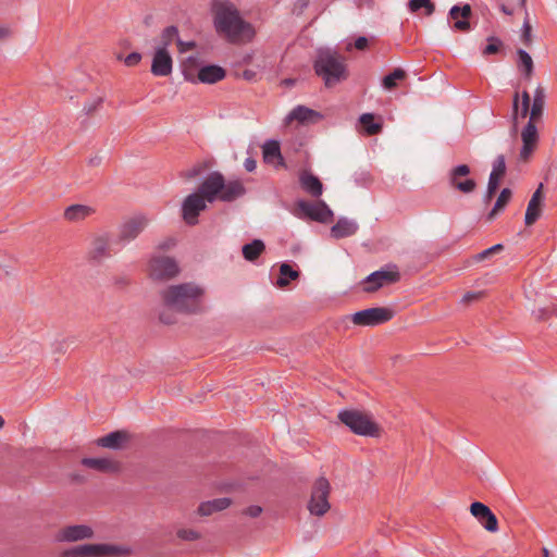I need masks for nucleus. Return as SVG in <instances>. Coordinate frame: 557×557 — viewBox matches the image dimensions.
<instances>
[{"label": "nucleus", "instance_id": "f257e3e1", "mask_svg": "<svg viewBox=\"0 0 557 557\" xmlns=\"http://www.w3.org/2000/svg\"><path fill=\"white\" fill-rule=\"evenodd\" d=\"M212 14L216 33L225 37L228 42H250L255 38L253 25L240 16V12L233 2L214 0Z\"/></svg>", "mask_w": 557, "mask_h": 557}, {"label": "nucleus", "instance_id": "f03ea898", "mask_svg": "<svg viewBox=\"0 0 557 557\" xmlns=\"http://www.w3.org/2000/svg\"><path fill=\"white\" fill-rule=\"evenodd\" d=\"M205 296L206 289L194 282L170 285L161 292L168 309L190 314L205 311Z\"/></svg>", "mask_w": 557, "mask_h": 557}, {"label": "nucleus", "instance_id": "7ed1b4c3", "mask_svg": "<svg viewBox=\"0 0 557 557\" xmlns=\"http://www.w3.org/2000/svg\"><path fill=\"white\" fill-rule=\"evenodd\" d=\"M313 69L327 88H332L348 78L345 58L330 49L318 51Z\"/></svg>", "mask_w": 557, "mask_h": 557}, {"label": "nucleus", "instance_id": "20e7f679", "mask_svg": "<svg viewBox=\"0 0 557 557\" xmlns=\"http://www.w3.org/2000/svg\"><path fill=\"white\" fill-rule=\"evenodd\" d=\"M339 421L352 433L366 437H379L381 429L372 417L357 409H344L338 412Z\"/></svg>", "mask_w": 557, "mask_h": 557}, {"label": "nucleus", "instance_id": "39448f33", "mask_svg": "<svg viewBox=\"0 0 557 557\" xmlns=\"http://www.w3.org/2000/svg\"><path fill=\"white\" fill-rule=\"evenodd\" d=\"M129 549L114 544H83L62 552V557H119L128 555Z\"/></svg>", "mask_w": 557, "mask_h": 557}, {"label": "nucleus", "instance_id": "423d86ee", "mask_svg": "<svg viewBox=\"0 0 557 557\" xmlns=\"http://www.w3.org/2000/svg\"><path fill=\"white\" fill-rule=\"evenodd\" d=\"M331 486L325 478H319L312 487L308 509L311 515L323 516L330 509L329 495Z\"/></svg>", "mask_w": 557, "mask_h": 557}, {"label": "nucleus", "instance_id": "0eeeda50", "mask_svg": "<svg viewBox=\"0 0 557 557\" xmlns=\"http://www.w3.org/2000/svg\"><path fill=\"white\" fill-rule=\"evenodd\" d=\"M180 268L174 258L153 256L149 261L150 277L156 281H168L176 276Z\"/></svg>", "mask_w": 557, "mask_h": 557}, {"label": "nucleus", "instance_id": "6e6552de", "mask_svg": "<svg viewBox=\"0 0 557 557\" xmlns=\"http://www.w3.org/2000/svg\"><path fill=\"white\" fill-rule=\"evenodd\" d=\"M545 107V90L543 87L537 86L534 90L533 101L531 104V98L527 90L521 92V109L520 117L524 119L530 113L531 120H540L543 115Z\"/></svg>", "mask_w": 557, "mask_h": 557}, {"label": "nucleus", "instance_id": "1a4fd4ad", "mask_svg": "<svg viewBox=\"0 0 557 557\" xmlns=\"http://www.w3.org/2000/svg\"><path fill=\"white\" fill-rule=\"evenodd\" d=\"M400 274L396 265L380 269L369 274L362 283L364 284L363 290L367 293H373L384 286L399 281Z\"/></svg>", "mask_w": 557, "mask_h": 557}, {"label": "nucleus", "instance_id": "9d476101", "mask_svg": "<svg viewBox=\"0 0 557 557\" xmlns=\"http://www.w3.org/2000/svg\"><path fill=\"white\" fill-rule=\"evenodd\" d=\"M393 310L384 307L360 310L352 315V322L357 325L375 326L389 321Z\"/></svg>", "mask_w": 557, "mask_h": 557}, {"label": "nucleus", "instance_id": "9b49d317", "mask_svg": "<svg viewBox=\"0 0 557 557\" xmlns=\"http://www.w3.org/2000/svg\"><path fill=\"white\" fill-rule=\"evenodd\" d=\"M297 208L304 216L319 223H329L332 221L334 215L333 211L323 200H319L317 202L299 200L297 202Z\"/></svg>", "mask_w": 557, "mask_h": 557}, {"label": "nucleus", "instance_id": "f8f14e48", "mask_svg": "<svg viewBox=\"0 0 557 557\" xmlns=\"http://www.w3.org/2000/svg\"><path fill=\"white\" fill-rule=\"evenodd\" d=\"M470 173L471 169L467 164L454 166L447 174L449 186L463 194L472 193L476 187V183L473 178L467 177Z\"/></svg>", "mask_w": 557, "mask_h": 557}, {"label": "nucleus", "instance_id": "ddd939ff", "mask_svg": "<svg viewBox=\"0 0 557 557\" xmlns=\"http://www.w3.org/2000/svg\"><path fill=\"white\" fill-rule=\"evenodd\" d=\"M207 202L197 191L189 194L182 203V218L185 223L196 225L199 214L207 209Z\"/></svg>", "mask_w": 557, "mask_h": 557}, {"label": "nucleus", "instance_id": "4468645a", "mask_svg": "<svg viewBox=\"0 0 557 557\" xmlns=\"http://www.w3.org/2000/svg\"><path fill=\"white\" fill-rule=\"evenodd\" d=\"M115 251L112 248V238L109 233L97 235L92 238L88 250V259L94 263H101Z\"/></svg>", "mask_w": 557, "mask_h": 557}, {"label": "nucleus", "instance_id": "2eb2a0df", "mask_svg": "<svg viewBox=\"0 0 557 557\" xmlns=\"http://www.w3.org/2000/svg\"><path fill=\"white\" fill-rule=\"evenodd\" d=\"M224 188V176L222 173L211 172L199 185L197 193L209 203L220 200L221 190Z\"/></svg>", "mask_w": 557, "mask_h": 557}, {"label": "nucleus", "instance_id": "dca6fc26", "mask_svg": "<svg viewBox=\"0 0 557 557\" xmlns=\"http://www.w3.org/2000/svg\"><path fill=\"white\" fill-rule=\"evenodd\" d=\"M148 225V219L145 215H135L120 225L117 243L122 246L136 239Z\"/></svg>", "mask_w": 557, "mask_h": 557}, {"label": "nucleus", "instance_id": "f3484780", "mask_svg": "<svg viewBox=\"0 0 557 557\" xmlns=\"http://www.w3.org/2000/svg\"><path fill=\"white\" fill-rule=\"evenodd\" d=\"M183 74L185 79L191 83L200 82L202 84H215L226 76V71L220 65L208 64L199 69L197 78H195L185 65Z\"/></svg>", "mask_w": 557, "mask_h": 557}, {"label": "nucleus", "instance_id": "a211bd4d", "mask_svg": "<svg viewBox=\"0 0 557 557\" xmlns=\"http://www.w3.org/2000/svg\"><path fill=\"white\" fill-rule=\"evenodd\" d=\"M470 512L486 531L496 532L498 530L497 518L485 504L473 502L470 506Z\"/></svg>", "mask_w": 557, "mask_h": 557}, {"label": "nucleus", "instance_id": "6ab92c4d", "mask_svg": "<svg viewBox=\"0 0 557 557\" xmlns=\"http://www.w3.org/2000/svg\"><path fill=\"white\" fill-rule=\"evenodd\" d=\"M94 531L86 524L67 525L60 529L55 534L58 542H76L82 540L91 539Z\"/></svg>", "mask_w": 557, "mask_h": 557}, {"label": "nucleus", "instance_id": "aec40b11", "mask_svg": "<svg viewBox=\"0 0 557 557\" xmlns=\"http://www.w3.org/2000/svg\"><path fill=\"white\" fill-rule=\"evenodd\" d=\"M173 70V60L171 54L164 47H157L152 63H151V73L154 76L165 77L172 73Z\"/></svg>", "mask_w": 557, "mask_h": 557}, {"label": "nucleus", "instance_id": "412c9836", "mask_svg": "<svg viewBox=\"0 0 557 557\" xmlns=\"http://www.w3.org/2000/svg\"><path fill=\"white\" fill-rule=\"evenodd\" d=\"M263 161L274 168H285V161L281 152L280 143L275 139H269L262 145Z\"/></svg>", "mask_w": 557, "mask_h": 557}, {"label": "nucleus", "instance_id": "4be33fe9", "mask_svg": "<svg viewBox=\"0 0 557 557\" xmlns=\"http://www.w3.org/2000/svg\"><path fill=\"white\" fill-rule=\"evenodd\" d=\"M359 230V225L355 220L342 216L331 227V236L335 239L352 236Z\"/></svg>", "mask_w": 557, "mask_h": 557}, {"label": "nucleus", "instance_id": "5701e85b", "mask_svg": "<svg viewBox=\"0 0 557 557\" xmlns=\"http://www.w3.org/2000/svg\"><path fill=\"white\" fill-rule=\"evenodd\" d=\"M470 15L471 7L469 4L462 7L454 5L449 10V17L455 21L454 28L459 32L470 30V23L468 22Z\"/></svg>", "mask_w": 557, "mask_h": 557}, {"label": "nucleus", "instance_id": "b1692460", "mask_svg": "<svg viewBox=\"0 0 557 557\" xmlns=\"http://www.w3.org/2000/svg\"><path fill=\"white\" fill-rule=\"evenodd\" d=\"M299 185L312 197H320L323 193V185L319 177L306 170L299 174Z\"/></svg>", "mask_w": 557, "mask_h": 557}, {"label": "nucleus", "instance_id": "393cba45", "mask_svg": "<svg viewBox=\"0 0 557 557\" xmlns=\"http://www.w3.org/2000/svg\"><path fill=\"white\" fill-rule=\"evenodd\" d=\"M96 212L95 208L87 205H71L64 210V219L69 222L77 223L84 221Z\"/></svg>", "mask_w": 557, "mask_h": 557}, {"label": "nucleus", "instance_id": "a878e982", "mask_svg": "<svg viewBox=\"0 0 557 557\" xmlns=\"http://www.w3.org/2000/svg\"><path fill=\"white\" fill-rule=\"evenodd\" d=\"M246 194L244 184L238 181H224V188L221 190L220 200L223 202H232Z\"/></svg>", "mask_w": 557, "mask_h": 557}, {"label": "nucleus", "instance_id": "bb28decb", "mask_svg": "<svg viewBox=\"0 0 557 557\" xmlns=\"http://www.w3.org/2000/svg\"><path fill=\"white\" fill-rule=\"evenodd\" d=\"M321 114L306 106H296L285 117L286 123L298 121L299 123H307L313 119H321Z\"/></svg>", "mask_w": 557, "mask_h": 557}, {"label": "nucleus", "instance_id": "cd10ccee", "mask_svg": "<svg viewBox=\"0 0 557 557\" xmlns=\"http://www.w3.org/2000/svg\"><path fill=\"white\" fill-rule=\"evenodd\" d=\"M542 188L543 184H540L539 188L533 193L525 211L524 223L532 225L536 222L541 214V200H542Z\"/></svg>", "mask_w": 557, "mask_h": 557}, {"label": "nucleus", "instance_id": "c85d7f7f", "mask_svg": "<svg viewBox=\"0 0 557 557\" xmlns=\"http://www.w3.org/2000/svg\"><path fill=\"white\" fill-rule=\"evenodd\" d=\"M127 440V434L123 431L111 432L97 441V445L110 449H120Z\"/></svg>", "mask_w": 557, "mask_h": 557}, {"label": "nucleus", "instance_id": "c756f323", "mask_svg": "<svg viewBox=\"0 0 557 557\" xmlns=\"http://www.w3.org/2000/svg\"><path fill=\"white\" fill-rule=\"evenodd\" d=\"M82 465L89 469L104 473L114 472L117 470V465L108 458H83Z\"/></svg>", "mask_w": 557, "mask_h": 557}, {"label": "nucleus", "instance_id": "7c9ffc66", "mask_svg": "<svg viewBox=\"0 0 557 557\" xmlns=\"http://www.w3.org/2000/svg\"><path fill=\"white\" fill-rule=\"evenodd\" d=\"M232 500L228 497L215 498L212 500L203 502L198 507V512L201 516H210L213 512L226 509Z\"/></svg>", "mask_w": 557, "mask_h": 557}, {"label": "nucleus", "instance_id": "2f4dec72", "mask_svg": "<svg viewBox=\"0 0 557 557\" xmlns=\"http://www.w3.org/2000/svg\"><path fill=\"white\" fill-rule=\"evenodd\" d=\"M265 245L261 239H253L243 246V256L247 261L253 262L264 251Z\"/></svg>", "mask_w": 557, "mask_h": 557}, {"label": "nucleus", "instance_id": "473e14b6", "mask_svg": "<svg viewBox=\"0 0 557 557\" xmlns=\"http://www.w3.org/2000/svg\"><path fill=\"white\" fill-rule=\"evenodd\" d=\"M517 65L519 71L524 75L525 78H530L533 73V60L531 55L524 49L517 50Z\"/></svg>", "mask_w": 557, "mask_h": 557}, {"label": "nucleus", "instance_id": "72a5a7b5", "mask_svg": "<svg viewBox=\"0 0 557 557\" xmlns=\"http://www.w3.org/2000/svg\"><path fill=\"white\" fill-rule=\"evenodd\" d=\"M359 122L363 127L367 135H376L382 129V124L375 122V116L372 113H363L359 117Z\"/></svg>", "mask_w": 557, "mask_h": 557}, {"label": "nucleus", "instance_id": "f704fd0d", "mask_svg": "<svg viewBox=\"0 0 557 557\" xmlns=\"http://www.w3.org/2000/svg\"><path fill=\"white\" fill-rule=\"evenodd\" d=\"M299 272L294 270L288 263H282L280 267V277L276 281V285L284 288L288 285L289 281L298 278Z\"/></svg>", "mask_w": 557, "mask_h": 557}, {"label": "nucleus", "instance_id": "c9c22d12", "mask_svg": "<svg viewBox=\"0 0 557 557\" xmlns=\"http://www.w3.org/2000/svg\"><path fill=\"white\" fill-rule=\"evenodd\" d=\"M536 121L537 120L529 119L528 123L525 124V126L523 127V129L521 132L522 143H528V144H533V145L537 144L539 134H537V128L535 125Z\"/></svg>", "mask_w": 557, "mask_h": 557}, {"label": "nucleus", "instance_id": "e433bc0d", "mask_svg": "<svg viewBox=\"0 0 557 557\" xmlns=\"http://www.w3.org/2000/svg\"><path fill=\"white\" fill-rule=\"evenodd\" d=\"M511 198V190L509 188H504L497 197V200L493 207V209L487 214L488 220H493L496 214L506 207Z\"/></svg>", "mask_w": 557, "mask_h": 557}, {"label": "nucleus", "instance_id": "4c0bfd02", "mask_svg": "<svg viewBox=\"0 0 557 557\" xmlns=\"http://www.w3.org/2000/svg\"><path fill=\"white\" fill-rule=\"evenodd\" d=\"M178 37L180 34L177 27L174 25L168 26L161 33L160 44L158 47H164V49L168 50V47L174 41L176 42Z\"/></svg>", "mask_w": 557, "mask_h": 557}, {"label": "nucleus", "instance_id": "58836bf2", "mask_svg": "<svg viewBox=\"0 0 557 557\" xmlns=\"http://www.w3.org/2000/svg\"><path fill=\"white\" fill-rule=\"evenodd\" d=\"M406 77V72L400 69H394L389 74H387L382 82V85L385 89H393L397 86V81H401Z\"/></svg>", "mask_w": 557, "mask_h": 557}, {"label": "nucleus", "instance_id": "ea45409f", "mask_svg": "<svg viewBox=\"0 0 557 557\" xmlns=\"http://www.w3.org/2000/svg\"><path fill=\"white\" fill-rule=\"evenodd\" d=\"M408 9L412 13L418 12L420 9H425V14L428 16L432 15L435 11V7L431 0H409Z\"/></svg>", "mask_w": 557, "mask_h": 557}, {"label": "nucleus", "instance_id": "a19ab883", "mask_svg": "<svg viewBox=\"0 0 557 557\" xmlns=\"http://www.w3.org/2000/svg\"><path fill=\"white\" fill-rule=\"evenodd\" d=\"M506 173V161L505 157L503 154H499L495 158L492 166V172L490 176H494L495 178L499 180L505 175Z\"/></svg>", "mask_w": 557, "mask_h": 557}, {"label": "nucleus", "instance_id": "79ce46f5", "mask_svg": "<svg viewBox=\"0 0 557 557\" xmlns=\"http://www.w3.org/2000/svg\"><path fill=\"white\" fill-rule=\"evenodd\" d=\"M503 48V41L494 36H491L487 38V45L483 48L482 54L483 55H491L498 53L500 49Z\"/></svg>", "mask_w": 557, "mask_h": 557}, {"label": "nucleus", "instance_id": "37998d69", "mask_svg": "<svg viewBox=\"0 0 557 557\" xmlns=\"http://www.w3.org/2000/svg\"><path fill=\"white\" fill-rule=\"evenodd\" d=\"M504 250V246L502 244H496L479 253L473 256V260L475 262H482L488 258H491L493 255L498 253Z\"/></svg>", "mask_w": 557, "mask_h": 557}, {"label": "nucleus", "instance_id": "c03bdc74", "mask_svg": "<svg viewBox=\"0 0 557 557\" xmlns=\"http://www.w3.org/2000/svg\"><path fill=\"white\" fill-rule=\"evenodd\" d=\"M499 183L500 181L495 178L494 176L488 177L487 189L483 198L484 202L491 201V199L493 198V196L495 195L499 187Z\"/></svg>", "mask_w": 557, "mask_h": 557}, {"label": "nucleus", "instance_id": "a18cd8bd", "mask_svg": "<svg viewBox=\"0 0 557 557\" xmlns=\"http://www.w3.org/2000/svg\"><path fill=\"white\" fill-rule=\"evenodd\" d=\"M177 536L184 541H196L200 537V534L195 530L182 529L177 531Z\"/></svg>", "mask_w": 557, "mask_h": 557}, {"label": "nucleus", "instance_id": "49530a36", "mask_svg": "<svg viewBox=\"0 0 557 557\" xmlns=\"http://www.w3.org/2000/svg\"><path fill=\"white\" fill-rule=\"evenodd\" d=\"M524 4H525V0H517L513 4H505V3H503V4L499 5V9L505 14L512 15L515 13L517 7L523 8Z\"/></svg>", "mask_w": 557, "mask_h": 557}, {"label": "nucleus", "instance_id": "de8ad7c7", "mask_svg": "<svg viewBox=\"0 0 557 557\" xmlns=\"http://www.w3.org/2000/svg\"><path fill=\"white\" fill-rule=\"evenodd\" d=\"M102 102H103V99L101 97H98V98L87 102L84 106L85 113L87 115L91 114L92 112H95L101 106Z\"/></svg>", "mask_w": 557, "mask_h": 557}, {"label": "nucleus", "instance_id": "09e8293b", "mask_svg": "<svg viewBox=\"0 0 557 557\" xmlns=\"http://www.w3.org/2000/svg\"><path fill=\"white\" fill-rule=\"evenodd\" d=\"M309 0H296L293 8V13L296 15H301L309 7Z\"/></svg>", "mask_w": 557, "mask_h": 557}, {"label": "nucleus", "instance_id": "8fccbe9b", "mask_svg": "<svg viewBox=\"0 0 557 557\" xmlns=\"http://www.w3.org/2000/svg\"><path fill=\"white\" fill-rule=\"evenodd\" d=\"M176 45L180 53H185L196 47L195 41H184L181 39V37L177 38Z\"/></svg>", "mask_w": 557, "mask_h": 557}, {"label": "nucleus", "instance_id": "3c124183", "mask_svg": "<svg viewBox=\"0 0 557 557\" xmlns=\"http://www.w3.org/2000/svg\"><path fill=\"white\" fill-rule=\"evenodd\" d=\"M521 95L516 91L512 99V120L513 123H517L518 117L520 116V110H519V100Z\"/></svg>", "mask_w": 557, "mask_h": 557}, {"label": "nucleus", "instance_id": "603ef678", "mask_svg": "<svg viewBox=\"0 0 557 557\" xmlns=\"http://www.w3.org/2000/svg\"><path fill=\"white\" fill-rule=\"evenodd\" d=\"M141 60V54L138 52H132L124 59V63L127 66H135L137 65Z\"/></svg>", "mask_w": 557, "mask_h": 557}, {"label": "nucleus", "instance_id": "864d4df0", "mask_svg": "<svg viewBox=\"0 0 557 557\" xmlns=\"http://www.w3.org/2000/svg\"><path fill=\"white\" fill-rule=\"evenodd\" d=\"M536 145L522 143V147L520 150V158L522 160H528L531 153L533 152Z\"/></svg>", "mask_w": 557, "mask_h": 557}, {"label": "nucleus", "instance_id": "5fc2aeb1", "mask_svg": "<svg viewBox=\"0 0 557 557\" xmlns=\"http://www.w3.org/2000/svg\"><path fill=\"white\" fill-rule=\"evenodd\" d=\"M243 512L248 517L257 518L261 515L262 508L258 505H251L247 507Z\"/></svg>", "mask_w": 557, "mask_h": 557}, {"label": "nucleus", "instance_id": "6e6d98bb", "mask_svg": "<svg viewBox=\"0 0 557 557\" xmlns=\"http://www.w3.org/2000/svg\"><path fill=\"white\" fill-rule=\"evenodd\" d=\"M482 292H468L463 295L461 301L463 304H470L471 301L479 299L482 296Z\"/></svg>", "mask_w": 557, "mask_h": 557}, {"label": "nucleus", "instance_id": "4d7b16f0", "mask_svg": "<svg viewBox=\"0 0 557 557\" xmlns=\"http://www.w3.org/2000/svg\"><path fill=\"white\" fill-rule=\"evenodd\" d=\"M531 37V25L528 18L524 20L522 25V38L525 44H529Z\"/></svg>", "mask_w": 557, "mask_h": 557}, {"label": "nucleus", "instance_id": "13d9d810", "mask_svg": "<svg viewBox=\"0 0 557 557\" xmlns=\"http://www.w3.org/2000/svg\"><path fill=\"white\" fill-rule=\"evenodd\" d=\"M368 38L364 36H360L355 40V47L358 50H364L368 47Z\"/></svg>", "mask_w": 557, "mask_h": 557}, {"label": "nucleus", "instance_id": "bf43d9fd", "mask_svg": "<svg viewBox=\"0 0 557 557\" xmlns=\"http://www.w3.org/2000/svg\"><path fill=\"white\" fill-rule=\"evenodd\" d=\"M244 168L247 172H253L257 168V162L253 158H247L244 161Z\"/></svg>", "mask_w": 557, "mask_h": 557}, {"label": "nucleus", "instance_id": "052dcab7", "mask_svg": "<svg viewBox=\"0 0 557 557\" xmlns=\"http://www.w3.org/2000/svg\"><path fill=\"white\" fill-rule=\"evenodd\" d=\"M159 318H160V321L162 323H164V324H172V323H174V319L170 314H168L166 312H161Z\"/></svg>", "mask_w": 557, "mask_h": 557}, {"label": "nucleus", "instance_id": "680f3d73", "mask_svg": "<svg viewBox=\"0 0 557 557\" xmlns=\"http://www.w3.org/2000/svg\"><path fill=\"white\" fill-rule=\"evenodd\" d=\"M101 161L102 160H101V158L99 156H95V157L89 158L88 164L90 166H98V165L101 164Z\"/></svg>", "mask_w": 557, "mask_h": 557}, {"label": "nucleus", "instance_id": "e2e57ef3", "mask_svg": "<svg viewBox=\"0 0 557 557\" xmlns=\"http://www.w3.org/2000/svg\"><path fill=\"white\" fill-rule=\"evenodd\" d=\"M200 173V169L194 168L190 171L187 172V177L191 178L197 176Z\"/></svg>", "mask_w": 557, "mask_h": 557}, {"label": "nucleus", "instance_id": "0e129e2a", "mask_svg": "<svg viewBox=\"0 0 557 557\" xmlns=\"http://www.w3.org/2000/svg\"><path fill=\"white\" fill-rule=\"evenodd\" d=\"M10 35V30L7 27H0V39L7 38Z\"/></svg>", "mask_w": 557, "mask_h": 557}, {"label": "nucleus", "instance_id": "69168bd1", "mask_svg": "<svg viewBox=\"0 0 557 557\" xmlns=\"http://www.w3.org/2000/svg\"><path fill=\"white\" fill-rule=\"evenodd\" d=\"M197 62V58L196 57H188L187 60H186V63H190V64H195Z\"/></svg>", "mask_w": 557, "mask_h": 557}, {"label": "nucleus", "instance_id": "338daca9", "mask_svg": "<svg viewBox=\"0 0 557 557\" xmlns=\"http://www.w3.org/2000/svg\"><path fill=\"white\" fill-rule=\"evenodd\" d=\"M543 557H549V552L547 548H543Z\"/></svg>", "mask_w": 557, "mask_h": 557}, {"label": "nucleus", "instance_id": "774afa93", "mask_svg": "<svg viewBox=\"0 0 557 557\" xmlns=\"http://www.w3.org/2000/svg\"><path fill=\"white\" fill-rule=\"evenodd\" d=\"M4 425V419L2 418V416L0 414V429Z\"/></svg>", "mask_w": 557, "mask_h": 557}]
</instances>
